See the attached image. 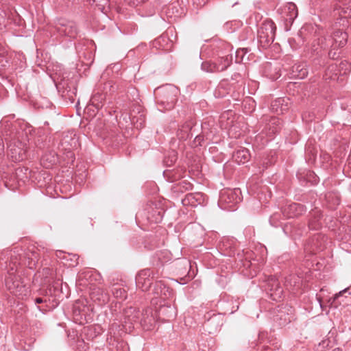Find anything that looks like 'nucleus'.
Instances as JSON below:
<instances>
[{
  "label": "nucleus",
  "instance_id": "2",
  "mask_svg": "<svg viewBox=\"0 0 351 351\" xmlns=\"http://www.w3.org/2000/svg\"><path fill=\"white\" fill-rule=\"evenodd\" d=\"M5 285L10 293L21 300L25 299L30 293L29 287L25 282L21 276L19 275L16 261H14L13 256L10 260L8 265Z\"/></svg>",
  "mask_w": 351,
  "mask_h": 351
},
{
  "label": "nucleus",
  "instance_id": "25",
  "mask_svg": "<svg viewBox=\"0 0 351 351\" xmlns=\"http://www.w3.org/2000/svg\"><path fill=\"white\" fill-rule=\"evenodd\" d=\"M215 61L218 65L217 71L219 72L225 71L228 66H230L232 61V55L228 54L224 56L219 57L215 59Z\"/></svg>",
  "mask_w": 351,
  "mask_h": 351
},
{
  "label": "nucleus",
  "instance_id": "27",
  "mask_svg": "<svg viewBox=\"0 0 351 351\" xmlns=\"http://www.w3.org/2000/svg\"><path fill=\"white\" fill-rule=\"evenodd\" d=\"M313 47L314 51H316V53L317 54H319L321 56H323L324 53H322V51H325V50L322 49L320 48V47L318 45H317V47H316L315 43L313 44ZM339 49V48L329 47L328 49V58H330V59H332V60L337 59L339 57V52L338 51ZM326 51H327V49H326Z\"/></svg>",
  "mask_w": 351,
  "mask_h": 351
},
{
  "label": "nucleus",
  "instance_id": "28",
  "mask_svg": "<svg viewBox=\"0 0 351 351\" xmlns=\"http://www.w3.org/2000/svg\"><path fill=\"white\" fill-rule=\"evenodd\" d=\"M336 344L335 340L327 337L323 339L320 343L316 345L314 348L315 351H325L332 348Z\"/></svg>",
  "mask_w": 351,
  "mask_h": 351
},
{
  "label": "nucleus",
  "instance_id": "49",
  "mask_svg": "<svg viewBox=\"0 0 351 351\" xmlns=\"http://www.w3.org/2000/svg\"><path fill=\"white\" fill-rule=\"evenodd\" d=\"M211 321H212V319H209V320H208V322H207L206 324H210V322Z\"/></svg>",
  "mask_w": 351,
  "mask_h": 351
},
{
  "label": "nucleus",
  "instance_id": "44",
  "mask_svg": "<svg viewBox=\"0 0 351 351\" xmlns=\"http://www.w3.org/2000/svg\"><path fill=\"white\" fill-rule=\"evenodd\" d=\"M158 217L156 219V222H158V221H160L162 219V215L160 214V212H158Z\"/></svg>",
  "mask_w": 351,
  "mask_h": 351
},
{
  "label": "nucleus",
  "instance_id": "20",
  "mask_svg": "<svg viewBox=\"0 0 351 351\" xmlns=\"http://www.w3.org/2000/svg\"><path fill=\"white\" fill-rule=\"evenodd\" d=\"M193 123L191 121H185L180 125L177 131V136L180 140L186 141L191 136V130L192 128Z\"/></svg>",
  "mask_w": 351,
  "mask_h": 351
},
{
  "label": "nucleus",
  "instance_id": "48",
  "mask_svg": "<svg viewBox=\"0 0 351 351\" xmlns=\"http://www.w3.org/2000/svg\"><path fill=\"white\" fill-rule=\"evenodd\" d=\"M46 157H47V156H45L43 157L42 160H43V162H44Z\"/></svg>",
  "mask_w": 351,
  "mask_h": 351
},
{
  "label": "nucleus",
  "instance_id": "43",
  "mask_svg": "<svg viewBox=\"0 0 351 351\" xmlns=\"http://www.w3.org/2000/svg\"><path fill=\"white\" fill-rule=\"evenodd\" d=\"M241 51L242 52H244V53H246L247 52V49H241ZM241 51H237V55L239 56V54L240 53Z\"/></svg>",
  "mask_w": 351,
  "mask_h": 351
},
{
  "label": "nucleus",
  "instance_id": "8",
  "mask_svg": "<svg viewBox=\"0 0 351 351\" xmlns=\"http://www.w3.org/2000/svg\"><path fill=\"white\" fill-rule=\"evenodd\" d=\"M241 78L240 74L234 73L231 77V80L234 82H231L226 79L222 80L215 90V96L216 97H223L230 94L231 91H234Z\"/></svg>",
  "mask_w": 351,
  "mask_h": 351
},
{
  "label": "nucleus",
  "instance_id": "33",
  "mask_svg": "<svg viewBox=\"0 0 351 351\" xmlns=\"http://www.w3.org/2000/svg\"><path fill=\"white\" fill-rule=\"evenodd\" d=\"M178 191L183 193L186 191L192 190L193 184L187 180H182L177 184Z\"/></svg>",
  "mask_w": 351,
  "mask_h": 351
},
{
  "label": "nucleus",
  "instance_id": "38",
  "mask_svg": "<svg viewBox=\"0 0 351 351\" xmlns=\"http://www.w3.org/2000/svg\"><path fill=\"white\" fill-rule=\"evenodd\" d=\"M203 140H204L203 136H197L195 138V140H194L195 145V146L202 145V142L203 141Z\"/></svg>",
  "mask_w": 351,
  "mask_h": 351
},
{
  "label": "nucleus",
  "instance_id": "11",
  "mask_svg": "<svg viewBox=\"0 0 351 351\" xmlns=\"http://www.w3.org/2000/svg\"><path fill=\"white\" fill-rule=\"evenodd\" d=\"M152 293L155 298L165 300L173 296V293L163 282L158 281L155 283Z\"/></svg>",
  "mask_w": 351,
  "mask_h": 351
},
{
  "label": "nucleus",
  "instance_id": "18",
  "mask_svg": "<svg viewBox=\"0 0 351 351\" xmlns=\"http://www.w3.org/2000/svg\"><path fill=\"white\" fill-rule=\"evenodd\" d=\"M154 47L164 50L169 51L171 49L173 46V43L170 40L168 34H163L158 38H156L154 42Z\"/></svg>",
  "mask_w": 351,
  "mask_h": 351
},
{
  "label": "nucleus",
  "instance_id": "3",
  "mask_svg": "<svg viewBox=\"0 0 351 351\" xmlns=\"http://www.w3.org/2000/svg\"><path fill=\"white\" fill-rule=\"evenodd\" d=\"M13 256L18 269L20 265H25L29 269H33L39 259V254L36 250L28 249L24 252L21 249H14L10 254V259Z\"/></svg>",
  "mask_w": 351,
  "mask_h": 351
},
{
  "label": "nucleus",
  "instance_id": "39",
  "mask_svg": "<svg viewBox=\"0 0 351 351\" xmlns=\"http://www.w3.org/2000/svg\"><path fill=\"white\" fill-rule=\"evenodd\" d=\"M281 101H284V99L279 98V99L275 100L274 102L271 104L272 109H274L275 106H278V104H280Z\"/></svg>",
  "mask_w": 351,
  "mask_h": 351
},
{
  "label": "nucleus",
  "instance_id": "41",
  "mask_svg": "<svg viewBox=\"0 0 351 351\" xmlns=\"http://www.w3.org/2000/svg\"><path fill=\"white\" fill-rule=\"evenodd\" d=\"M348 289V288L344 289L343 290L339 291L338 293L335 294V300L338 298L340 295H341L343 294V293H346Z\"/></svg>",
  "mask_w": 351,
  "mask_h": 351
},
{
  "label": "nucleus",
  "instance_id": "29",
  "mask_svg": "<svg viewBox=\"0 0 351 351\" xmlns=\"http://www.w3.org/2000/svg\"><path fill=\"white\" fill-rule=\"evenodd\" d=\"M281 123L279 118L276 117H270L267 126L269 134H276L281 128Z\"/></svg>",
  "mask_w": 351,
  "mask_h": 351
},
{
  "label": "nucleus",
  "instance_id": "32",
  "mask_svg": "<svg viewBox=\"0 0 351 351\" xmlns=\"http://www.w3.org/2000/svg\"><path fill=\"white\" fill-rule=\"evenodd\" d=\"M62 259L65 260L64 264L67 265L68 267H73L77 265L79 256L74 254H64Z\"/></svg>",
  "mask_w": 351,
  "mask_h": 351
},
{
  "label": "nucleus",
  "instance_id": "17",
  "mask_svg": "<svg viewBox=\"0 0 351 351\" xmlns=\"http://www.w3.org/2000/svg\"><path fill=\"white\" fill-rule=\"evenodd\" d=\"M284 18L287 21L292 23L298 16V9L295 3L292 2L287 3L283 9Z\"/></svg>",
  "mask_w": 351,
  "mask_h": 351
},
{
  "label": "nucleus",
  "instance_id": "12",
  "mask_svg": "<svg viewBox=\"0 0 351 351\" xmlns=\"http://www.w3.org/2000/svg\"><path fill=\"white\" fill-rule=\"evenodd\" d=\"M206 202V196L202 193H188L182 199V204L184 206L196 207L198 205H204Z\"/></svg>",
  "mask_w": 351,
  "mask_h": 351
},
{
  "label": "nucleus",
  "instance_id": "10",
  "mask_svg": "<svg viewBox=\"0 0 351 351\" xmlns=\"http://www.w3.org/2000/svg\"><path fill=\"white\" fill-rule=\"evenodd\" d=\"M241 190L239 189H227L223 191L220 195V202L226 204L230 208L241 201Z\"/></svg>",
  "mask_w": 351,
  "mask_h": 351
},
{
  "label": "nucleus",
  "instance_id": "45",
  "mask_svg": "<svg viewBox=\"0 0 351 351\" xmlns=\"http://www.w3.org/2000/svg\"><path fill=\"white\" fill-rule=\"evenodd\" d=\"M49 271H50V269H49V268L43 269V273H45L46 274H48Z\"/></svg>",
  "mask_w": 351,
  "mask_h": 351
},
{
  "label": "nucleus",
  "instance_id": "19",
  "mask_svg": "<svg viewBox=\"0 0 351 351\" xmlns=\"http://www.w3.org/2000/svg\"><path fill=\"white\" fill-rule=\"evenodd\" d=\"M90 297L94 301L98 302L99 305L106 304L109 300L108 295L100 287L94 288L90 292Z\"/></svg>",
  "mask_w": 351,
  "mask_h": 351
},
{
  "label": "nucleus",
  "instance_id": "15",
  "mask_svg": "<svg viewBox=\"0 0 351 351\" xmlns=\"http://www.w3.org/2000/svg\"><path fill=\"white\" fill-rule=\"evenodd\" d=\"M60 34L69 36L72 38L77 37L78 34V29L75 23L69 21L66 24H62L58 27Z\"/></svg>",
  "mask_w": 351,
  "mask_h": 351
},
{
  "label": "nucleus",
  "instance_id": "37",
  "mask_svg": "<svg viewBox=\"0 0 351 351\" xmlns=\"http://www.w3.org/2000/svg\"><path fill=\"white\" fill-rule=\"evenodd\" d=\"M324 64V60L321 58H315L313 60V64L316 66V69H317L319 66Z\"/></svg>",
  "mask_w": 351,
  "mask_h": 351
},
{
  "label": "nucleus",
  "instance_id": "7",
  "mask_svg": "<svg viewBox=\"0 0 351 351\" xmlns=\"http://www.w3.org/2000/svg\"><path fill=\"white\" fill-rule=\"evenodd\" d=\"M178 89L171 85H167L160 88L158 91V102L165 106L167 109H171L174 106L177 101Z\"/></svg>",
  "mask_w": 351,
  "mask_h": 351
},
{
  "label": "nucleus",
  "instance_id": "21",
  "mask_svg": "<svg viewBox=\"0 0 351 351\" xmlns=\"http://www.w3.org/2000/svg\"><path fill=\"white\" fill-rule=\"evenodd\" d=\"M343 74H346V71H344L343 73H341L336 64H331L325 71L324 77L325 80L335 81L339 80V75Z\"/></svg>",
  "mask_w": 351,
  "mask_h": 351
},
{
  "label": "nucleus",
  "instance_id": "24",
  "mask_svg": "<svg viewBox=\"0 0 351 351\" xmlns=\"http://www.w3.org/2000/svg\"><path fill=\"white\" fill-rule=\"evenodd\" d=\"M292 76L294 78L304 79L308 75L306 65L304 64H296L292 66Z\"/></svg>",
  "mask_w": 351,
  "mask_h": 351
},
{
  "label": "nucleus",
  "instance_id": "50",
  "mask_svg": "<svg viewBox=\"0 0 351 351\" xmlns=\"http://www.w3.org/2000/svg\"><path fill=\"white\" fill-rule=\"evenodd\" d=\"M55 161H56V158L53 157V160H51V162H55Z\"/></svg>",
  "mask_w": 351,
  "mask_h": 351
},
{
  "label": "nucleus",
  "instance_id": "9",
  "mask_svg": "<svg viewBox=\"0 0 351 351\" xmlns=\"http://www.w3.org/2000/svg\"><path fill=\"white\" fill-rule=\"evenodd\" d=\"M154 279V273L150 269H145L140 271L136 276L137 287L143 291L149 289Z\"/></svg>",
  "mask_w": 351,
  "mask_h": 351
},
{
  "label": "nucleus",
  "instance_id": "5",
  "mask_svg": "<svg viewBox=\"0 0 351 351\" xmlns=\"http://www.w3.org/2000/svg\"><path fill=\"white\" fill-rule=\"evenodd\" d=\"M127 313L128 315L125 317L124 321L125 327L127 324H129L128 328L130 329L131 328H134V326H132L134 324L140 323L145 330L151 329L154 319L152 316L149 317L147 311H146V314L144 315L135 309L130 308L127 311Z\"/></svg>",
  "mask_w": 351,
  "mask_h": 351
},
{
  "label": "nucleus",
  "instance_id": "30",
  "mask_svg": "<svg viewBox=\"0 0 351 351\" xmlns=\"http://www.w3.org/2000/svg\"><path fill=\"white\" fill-rule=\"evenodd\" d=\"M218 65L215 60L204 61L201 64V69L202 71L207 73H218L219 71H217Z\"/></svg>",
  "mask_w": 351,
  "mask_h": 351
},
{
  "label": "nucleus",
  "instance_id": "36",
  "mask_svg": "<svg viewBox=\"0 0 351 351\" xmlns=\"http://www.w3.org/2000/svg\"><path fill=\"white\" fill-rule=\"evenodd\" d=\"M297 279L298 278L295 276H291V275L285 278V286L287 287H288V286H290V287L295 286L297 282H296Z\"/></svg>",
  "mask_w": 351,
  "mask_h": 351
},
{
  "label": "nucleus",
  "instance_id": "46",
  "mask_svg": "<svg viewBox=\"0 0 351 351\" xmlns=\"http://www.w3.org/2000/svg\"><path fill=\"white\" fill-rule=\"evenodd\" d=\"M348 64V62H341L339 66L343 67L347 66Z\"/></svg>",
  "mask_w": 351,
  "mask_h": 351
},
{
  "label": "nucleus",
  "instance_id": "4",
  "mask_svg": "<svg viewBox=\"0 0 351 351\" xmlns=\"http://www.w3.org/2000/svg\"><path fill=\"white\" fill-rule=\"evenodd\" d=\"M276 26L271 20H266L262 23L258 30V40L260 46L263 48L268 47L274 40Z\"/></svg>",
  "mask_w": 351,
  "mask_h": 351
},
{
  "label": "nucleus",
  "instance_id": "42",
  "mask_svg": "<svg viewBox=\"0 0 351 351\" xmlns=\"http://www.w3.org/2000/svg\"><path fill=\"white\" fill-rule=\"evenodd\" d=\"M43 302V300L41 298H37L35 299L36 304H40Z\"/></svg>",
  "mask_w": 351,
  "mask_h": 351
},
{
  "label": "nucleus",
  "instance_id": "23",
  "mask_svg": "<svg viewBox=\"0 0 351 351\" xmlns=\"http://www.w3.org/2000/svg\"><path fill=\"white\" fill-rule=\"evenodd\" d=\"M250 158V154L247 149H241L235 152L233 154V158L238 164H245Z\"/></svg>",
  "mask_w": 351,
  "mask_h": 351
},
{
  "label": "nucleus",
  "instance_id": "35",
  "mask_svg": "<svg viewBox=\"0 0 351 351\" xmlns=\"http://www.w3.org/2000/svg\"><path fill=\"white\" fill-rule=\"evenodd\" d=\"M101 95H94L90 99L91 105L96 108L97 110L102 108L103 104L101 101H99V98L101 97Z\"/></svg>",
  "mask_w": 351,
  "mask_h": 351
},
{
  "label": "nucleus",
  "instance_id": "22",
  "mask_svg": "<svg viewBox=\"0 0 351 351\" xmlns=\"http://www.w3.org/2000/svg\"><path fill=\"white\" fill-rule=\"evenodd\" d=\"M9 155L14 162H19L26 158L25 151L16 145H10Z\"/></svg>",
  "mask_w": 351,
  "mask_h": 351
},
{
  "label": "nucleus",
  "instance_id": "31",
  "mask_svg": "<svg viewBox=\"0 0 351 351\" xmlns=\"http://www.w3.org/2000/svg\"><path fill=\"white\" fill-rule=\"evenodd\" d=\"M111 291L114 298L125 300L127 298L126 291L120 285H114L111 289Z\"/></svg>",
  "mask_w": 351,
  "mask_h": 351
},
{
  "label": "nucleus",
  "instance_id": "40",
  "mask_svg": "<svg viewBox=\"0 0 351 351\" xmlns=\"http://www.w3.org/2000/svg\"><path fill=\"white\" fill-rule=\"evenodd\" d=\"M64 254H66V253L62 251H57L56 252V256L60 259H62V257L64 256Z\"/></svg>",
  "mask_w": 351,
  "mask_h": 351
},
{
  "label": "nucleus",
  "instance_id": "47",
  "mask_svg": "<svg viewBox=\"0 0 351 351\" xmlns=\"http://www.w3.org/2000/svg\"><path fill=\"white\" fill-rule=\"evenodd\" d=\"M332 351H343L341 349L337 348H335Z\"/></svg>",
  "mask_w": 351,
  "mask_h": 351
},
{
  "label": "nucleus",
  "instance_id": "34",
  "mask_svg": "<svg viewBox=\"0 0 351 351\" xmlns=\"http://www.w3.org/2000/svg\"><path fill=\"white\" fill-rule=\"evenodd\" d=\"M90 3L95 5L99 10H103L108 5L109 0H88Z\"/></svg>",
  "mask_w": 351,
  "mask_h": 351
},
{
  "label": "nucleus",
  "instance_id": "6",
  "mask_svg": "<svg viewBox=\"0 0 351 351\" xmlns=\"http://www.w3.org/2000/svg\"><path fill=\"white\" fill-rule=\"evenodd\" d=\"M294 319V309L289 304H281L273 310V320L282 327Z\"/></svg>",
  "mask_w": 351,
  "mask_h": 351
},
{
  "label": "nucleus",
  "instance_id": "26",
  "mask_svg": "<svg viewBox=\"0 0 351 351\" xmlns=\"http://www.w3.org/2000/svg\"><path fill=\"white\" fill-rule=\"evenodd\" d=\"M159 315L164 316V319L170 320L176 317V311L174 307L170 305H162L159 308Z\"/></svg>",
  "mask_w": 351,
  "mask_h": 351
},
{
  "label": "nucleus",
  "instance_id": "14",
  "mask_svg": "<svg viewBox=\"0 0 351 351\" xmlns=\"http://www.w3.org/2000/svg\"><path fill=\"white\" fill-rule=\"evenodd\" d=\"M268 289L271 291V297L274 300L281 298L283 289L280 286L279 281L275 277H271L268 279L267 282Z\"/></svg>",
  "mask_w": 351,
  "mask_h": 351
},
{
  "label": "nucleus",
  "instance_id": "16",
  "mask_svg": "<svg viewBox=\"0 0 351 351\" xmlns=\"http://www.w3.org/2000/svg\"><path fill=\"white\" fill-rule=\"evenodd\" d=\"M322 227L321 213L317 209L313 210L309 214L308 228L310 230H317Z\"/></svg>",
  "mask_w": 351,
  "mask_h": 351
},
{
  "label": "nucleus",
  "instance_id": "1",
  "mask_svg": "<svg viewBox=\"0 0 351 351\" xmlns=\"http://www.w3.org/2000/svg\"><path fill=\"white\" fill-rule=\"evenodd\" d=\"M332 15L337 17L335 27L338 26L343 28L348 25V19L351 17V5L350 0H338L334 5ZM348 41V34L343 29H334L330 36H324L319 38L315 42L323 50L329 47H343Z\"/></svg>",
  "mask_w": 351,
  "mask_h": 351
},
{
  "label": "nucleus",
  "instance_id": "13",
  "mask_svg": "<svg viewBox=\"0 0 351 351\" xmlns=\"http://www.w3.org/2000/svg\"><path fill=\"white\" fill-rule=\"evenodd\" d=\"M306 212V208L302 204L292 203L286 206L283 209V215L288 218L298 217Z\"/></svg>",
  "mask_w": 351,
  "mask_h": 351
}]
</instances>
